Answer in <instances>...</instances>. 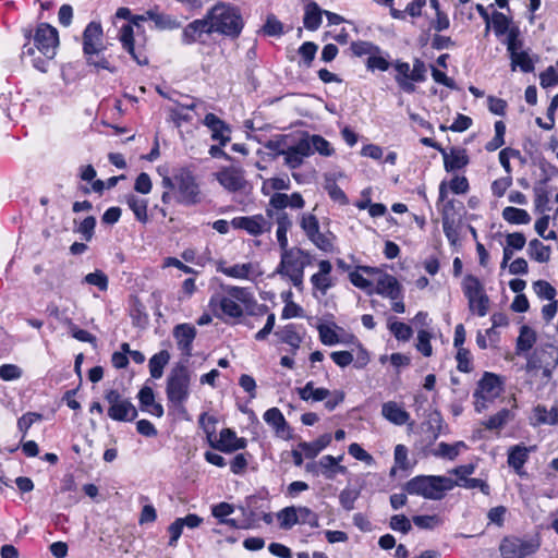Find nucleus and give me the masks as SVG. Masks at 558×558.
Returning <instances> with one entry per match:
<instances>
[{
	"label": "nucleus",
	"mask_w": 558,
	"mask_h": 558,
	"mask_svg": "<svg viewBox=\"0 0 558 558\" xmlns=\"http://www.w3.org/2000/svg\"><path fill=\"white\" fill-rule=\"evenodd\" d=\"M206 14L215 33L236 38L244 27L239 8L230 3L218 2Z\"/></svg>",
	"instance_id": "4"
},
{
	"label": "nucleus",
	"mask_w": 558,
	"mask_h": 558,
	"mask_svg": "<svg viewBox=\"0 0 558 558\" xmlns=\"http://www.w3.org/2000/svg\"><path fill=\"white\" fill-rule=\"evenodd\" d=\"M533 288L539 299L553 301L556 298V289L545 280L535 281Z\"/></svg>",
	"instance_id": "55"
},
{
	"label": "nucleus",
	"mask_w": 558,
	"mask_h": 558,
	"mask_svg": "<svg viewBox=\"0 0 558 558\" xmlns=\"http://www.w3.org/2000/svg\"><path fill=\"white\" fill-rule=\"evenodd\" d=\"M96 227V218L94 216L86 217L76 228L75 232L80 233L86 241H90L94 236Z\"/></svg>",
	"instance_id": "61"
},
{
	"label": "nucleus",
	"mask_w": 558,
	"mask_h": 558,
	"mask_svg": "<svg viewBox=\"0 0 558 558\" xmlns=\"http://www.w3.org/2000/svg\"><path fill=\"white\" fill-rule=\"evenodd\" d=\"M178 195L177 201L184 205H194L201 201L198 184L191 171L180 169L174 174Z\"/></svg>",
	"instance_id": "13"
},
{
	"label": "nucleus",
	"mask_w": 558,
	"mask_h": 558,
	"mask_svg": "<svg viewBox=\"0 0 558 558\" xmlns=\"http://www.w3.org/2000/svg\"><path fill=\"white\" fill-rule=\"evenodd\" d=\"M264 421L272 427L275 430V434L282 438V439H289L291 437V428L286 421L283 414L278 408H270L268 409L264 415Z\"/></svg>",
	"instance_id": "27"
},
{
	"label": "nucleus",
	"mask_w": 558,
	"mask_h": 558,
	"mask_svg": "<svg viewBox=\"0 0 558 558\" xmlns=\"http://www.w3.org/2000/svg\"><path fill=\"white\" fill-rule=\"evenodd\" d=\"M381 415L395 425H404L410 420V414L397 402L388 401L381 407Z\"/></svg>",
	"instance_id": "32"
},
{
	"label": "nucleus",
	"mask_w": 558,
	"mask_h": 558,
	"mask_svg": "<svg viewBox=\"0 0 558 558\" xmlns=\"http://www.w3.org/2000/svg\"><path fill=\"white\" fill-rule=\"evenodd\" d=\"M511 417L512 415L510 410L501 409L496 414L484 421L483 425L489 430L500 429L511 420Z\"/></svg>",
	"instance_id": "47"
},
{
	"label": "nucleus",
	"mask_w": 558,
	"mask_h": 558,
	"mask_svg": "<svg viewBox=\"0 0 558 558\" xmlns=\"http://www.w3.org/2000/svg\"><path fill=\"white\" fill-rule=\"evenodd\" d=\"M530 451L531 449L523 445L512 446L508 451V464L520 476L526 475V472L524 471V464L529 459Z\"/></svg>",
	"instance_id": "30"
},
{
	"label": "nucleus",
	"mask_w": 558,
	"mask_h": 558,
	"mask_svg": "<svg viewBox=\"0 0 558 558\" xmlns=\"http://www.w3.org/2000/svg\"><path fill=\"white\" fill-rule=\"evenodd\" d=\"M223 291V295H213L209 300L215 316L225 322L241 318L244 313L242 305L252 304L253 294L248 289L235 286H227Z\"/></svg>",
	"instance_id": "2"
},
{
	"label": "nucleus",
	"mask_w": 558,
	"mask_h": 558,
	"mask_svg": "<svg viewBox=\"0 0 558 558\" xmlns=\"http://www.w3.org/2000/svg\"><path fill=\"white\" fill-rule=\"evenodd\" d=\"M389 527L396 532L408 534L412 529V524L404 514H395L390 518Z\"/></svg>",
	"instance_id": "62"
},
{
	"label": "nucleus",
	"mask_w": 558,
	"mask_h": 558,
	"mask_svg": "<svg viewBox=\"0 0 558 558\" xmlns=\"http://www.w3.org/2000/svg\"><path fill=\"white\" fill-rule=\"evenodd\" d=\"M456 487L454 480L442 475H417L404 485L410 495L422 496L430 500H440L447 492Z\"/></svg>",
	"instance_id": "5"
},
{
	"label": "nucleus",
	"mask_w": 558,
	"mask_h": 558,
	"mask_svg": "<svg viewBox=\"0 0 558 558\" xmlns=\"http://www.w3.org/2000/svg\"><path fill=\"white\" fill-rule=\"evenodd\" d=\"M558 425V409L553 407L550 410H547L545 405L537 404L533 409V414L531 417V425L539 426V425Z\"/></svg>",
	"instance_id": "33"
},
{
	"label": "nucleus",
	"mask_w": 558,
	"mask_h": 558,
	"mask_svg": "<svg viewBox=\"0 0 558 558\" xmlns=\"http://www.w3.org/2000/svg\"><path fill=\"white\" fill-rule=\"evenodd\" d=\"M502 218L512 225H526L531 221V217L525 209L511 206L504 208Z\"/></svg>",
	"instance_id": "45"
},
{
	"label": "nucleus",
	"mask_w": 558,
	"mask_h": 558,
	"mask_svg": "<svg viewBox=\"0 0 558 558\" xmlns=\"http://www.w3.org/2000/svg\"><path fill=\"white\" fill-rule=\"evenodd\" d=\"M266 217L272 219L277 226L276 238L278 245L289 244L288 232L293 226L292 217L287 211L265 210Z\"/></svg>",
	"instance_id": "25"
},
{
	"label": "nucleus",
	"mask_w": 558,
	"mask_h": 558,
	"mask_svg": "<svg viewBox=\"0 0 558 558\" xmlns=\"http://www.w3.org/2000/svg\"><path fill=\"white\" fill-rule=\"evenodd\" d=\"M27 40L22 48V58H31L32 65L41 73H47L50 61L56 57L59 47V33L48 23H39L33 31L23 28Z\"/></svg>",
	"instance_id": "1"
},
{
	"label": "nucleus",
	"mask_w": 558,
	"mask_h": 558,
	"mask_svg": "<svg viewBox=\"0 0 558 558\" xmlns=\"http://www.w3.org/2000/svg\"><path fill=\"white\" fill-rule=\"evenodd\" d=\"M191 376L186 366L177 365L167 378L166 395L168 401H186L190 396Z\"/></svg>",
	"instance_id": "11"
},
{
	"label": "nucleus",
	"mask_w": 558,
	"mask_h": 558,
	"mask_svg": "<svg viewBox=\"0 0 558 558\" xmlns=\"http://www.w3.org/2000/svg\"><path fill=\"white\" fill-rule=\"evenodd\" d=\"M203 123L210 130L211 138L217 141L221 146H225L230 141V128L216 114L207 113Z\"/></svg>",
	"instance_id": "26"
},
{
	"label": "nucleus",
	"mask_w": 558,
	"mask_h": 558,
	"mask_svg": "<svg viewBox=\"0 0 558 558\" xmlns=\"http://www.w3.org/2000/svg\"><path fill=\"white\" fill-rule=\"evenodd\" d=\"M304 206L305 201L301 193L294 192L292 194H286L277 192L270 196L266 210L286 211V208L303 209Z\"/></svg>",
	"instance_id": "20"
},
{
	"label": "nucleus",
	"mask_w": 558,
	"mask_h": 558,
	"mask_svg": "<svg viewBox=\"0 0 558 558\" xmlns=\"http://www.w3.org/2000/svg\"><path fill=\"white\" fill-rule=\"evenodd\" d=\"M62 324L69 328L72 337L82 342H93L95 341V336L88 332L85 329L78 328L71 318L62 319Z\"/></svg>",
	"instance_id": "53"
},
{
	"label": "nucleus",
	"mask_w": 558,
	"mask_h": 558,
	"mask_svg": "<svg viewBox=\"0 0 558 558\" xmlns=\"http://www.w3.org/2000/svg\"><path fill=\"white\" fill-rule=\"evenodd\" d=\"M218 182L229 192H238L245 187L244 171L240 168L228 167L216 173Z\"/></svg>",
	"instance_id": "22"
},
{
	"label": "nucleus",
	"mask_w": 558,
	"mask_h": 558,
	"mask_svg": "<svg viewBox=\"0 0 558 558\" xmlns=\"http://www.w3.org/2000/svg\"><path fill=\"white\" fill-rule=\"evenodd\" d=\"M178 349L186 356L192 355L193 341L196 338L197 330L192 324L182 323L174 326L172 330Z\"/></svg>",
	"instance_id": "21"
},
{
	"label": "nucleus",
	"mask_w": 558,
	"mask_h": 558,
	"mask_svg": "<svg viewBox=\"0 0 558 558\" xmlns=\"http://www.w3.org/2000/svg\"><path fill=\"white\" fill-rule=\"evenodd\" d=\"M170 360V354L168 351L162 350L157 354L153 355L149 360V373L153 378H160L163 374V368L168 364Z\"/></svg>",
	"instance_id": "42"
},
{
	"label": "nucleus",
	"mask_w": 558,
	"mask_h": 558,
	"mask_svg": "<svg viewBox=\"0 0 558 558\" xmlns=\"http://www.w3.org/2000/svg\"><path fill=\"white\" fill-rule=\"evenodd\" d=\"M235 439V433L231 430L230 428H223L220 432L219 440L217 444H211V446L222 452L230 453L228 448L232 447V444Z\"/></svg>",
	"instance_id": "57"
},
{
	"label": "nucleus",
	"mask_w": 558,
	"mask_h": 558,
	"mask_svg": "<svg viewBox=\"0 0 558 558\" xmlns=\"http://www.w3.org/2000/svg\"><path fill=\"white\" fill-rule=\"evenodd\" d=\"M323 11L319 9L317 3L311 2L305 7V13L303 17L304 27L308 31H316L322 24Z\"/></svg>",
	"instance_id": "39"
},
{
	"label": "nucleus",
	"mask_w": 558,
	"mask_h": 558,
	"mask_svg": "<svg viewBox=\"0 0 558 558\" xmlns=\"http://www.w3.org/2000/svg\"><path fill=\"white\" fill-rule=\"evenodd\" d=\"M391 63L388 61V53L386 56L381 52H374L367 58L366 68L369 71H381L385 72L390 68Z\"/></svg>",
	"instance_id": "50"
},
{
	"label": "nucleus",
	"mask_w": 558,
	"mask_h": 558,
	"mask_svg": "<svg viewBox=\"0 0 558 558\" xmlns=\"http://www.w3.org/2000/svg\"><path fill=\"white\" fill-rule=\"evenodd\" d=\"M124 201H125L126 205L129 206V208L133 211L137 221H140L142 223H146L148 221V214H147L148 201L147 199L130 193L124 196Z\"/></svg>",
	"instance_id": "34"
},
{
	"label": "nucleus",
	"mask_w": 558,
	"mask_h": 558,
	"mask_svg": "<svg viewBox=\"0 0 558 558\" xmlns=\"http://www.w3.org/2000/svg\"><path fill=\"white\" fill-rule=\"evenodd\" d=\"M541 86L543 88L554 87L558 85V71L553 66H548L539 74Z\"/></svg>",
	"instance_id": "64"
},
{
	"label": "nucleus",
	"mask_w": 558,
	"mask_h": 558,
	"mask_svg": "<svg viewBox=\"0 0 558 558\" xmlns=\"http://www.w3.org/2000/svg\"><path fill=\"white\" fill-rule=\"evenodd\" d=\"M299 508L294 506L286 507L277 513L279 525L283 530H290L299 524Z\"/></svg>",
	"instance_id": "43"
},
{
	"label": "nucleus",
	"mask_w": 558,
	"mask_h": 558,
	"mask_svg": "<svg viewBox=\"0 0 558 558\" xmlns=\"http://www.w3.org/2000/svg\"><path fill=\"white\" fill-rule=\"evenodd\" d=\"M529 255L538 263H546L550 257V247L544 245L539 240L533 239L529 243Z\"/></svg>",
	"instance_id": "46"
},
{
	"label": "nucleus",
	"mask_w": 558,
	"mask_h": 558,
	"mask_svg": "<svg viewBox=\"0 0 558 558\" xmlns=\"http://www.w3.org/2000/svg\"><path fill=\"white\" fill-rule=\"evenodd\" d=\"M299 397L303 401L318 402L326 400L330 391L326 388H315L313 381H307L304 387L296 389Z\"/></svg>",
	"instance_id": "36"
},
{
	"label": "nucleus",
	"mask_w": 558,
	"mask_h": 558,
	"mask_svg": "<svg viewBox=\"0 0 558 558\" xmlns=\"http://www.w3.org/2000/svg\"><path fill=\"white\" fill-rule=\"evenodd\" d=\"M277 335L281 342L289 344L293 349H298L302 341L294 325H287L282 330L277 332Z\"/></svg>",
	"instance_id": "52"
},
{
	"label": "nucleus",
	"mask_w": 558,
	"mask_h": 558,
	"mask_svg": "<svg viewBox=\"0 0 558 558\" xmlns=\"http://www.w3.org/2000/svg\"><path fill=\"white\" fill-rule=\"evenodd\" d=\"M350 49L356 57L368 56L371 57L374 52H381V49L369 41L357 40L351 43Z\"/></svg>",
	"instance_id": "51"
},
{
	"label": "nucleus",
	"mask_w": 558,
	"mask_h": 558,
	"mask_svg": "<svg viewBox=\"0 0 558 558\" xmlns=\"http://www.w3.org/2000/svg\"><path fill=\"white\" fill-rule=\"evenodd\" d=\"M310 156H312V150L303 135L294 145H288L284 163L290 169H298L303 165L304 159Z\"/></svg>",
	"instance_id": "23"
},
{
	"label": "nucleus",
	"mask_w": 558,
	"mask_h": 558,
	"mask_svg": "<svg viewBox=\"0 0 558 558\" xmlns=\"http://www.w3.org/2000/svg\"><path fill=\"white\" fill-rule=\"evenodd\" d=\"M536 342V333L529 326H522L520 329V335L517 339L515 351L517 354H521L531 350Z\"/></svg>",
	"instance_id": "41"
},
{
	"label": "nucleus",
	"mask_w": 558,
	"mask_h": 558,
	"mask_svg": "<svg viewBox=\"0 0 558 558\" xmlns=\"http://www.w3.org/2000/svg\"><path fill=\"white\" fill-rule=\"evenodd\" d=\"M412 521L417 527L423 530H434L442 523L441 519L437 514L415 515Z\"/></svg>",
	"instance_id": "59"
},
{
	"label": "nucleus",
	"mask_w": 558,
	"mask_h": 558,
	"mask_svg": "<svg viewBox=\"0 0 558 558\" xmlns=\"http://www.w3.org/2000/svg\"><path fill=\"white\" fill-rule=\"evenodd\" d=\"M306 142L308 143L310 149L312 150V155L314 153L319 154L324 157H330L335 154V149L331 144L318 134H304Z\"/></svg>",
	"instance_id": "37"
},
{
	"label": "nucleus",
	"mask_w": 558,
	"mask_h": 558,
	"mask_svg": "<svg viewBox=\"0 0 558 558\" xmlns=\"http://www.w3.org/2000/svg\"><path fill=\"white\" fill-rule=\"evenodd\" d=\"M360 496V492L356 489L351 488H344L341 490L339 495V502L341 507L347 510L351 511L354 509L355 501L357 500Z\"/></svg>",
	"instance_id": "60"
},
{
	"label": "nucleus",
	"mask_w": 558,
	"mask_h": 558,
	"mask_svg": "<svg viewBox=\"0 0 558 558\" xmlns=\"http://www.w3.org/2000/svg\"><path fill=\"white\" fill-rule=\"evenodd\" d=\"M457 368L462 373H470L473 371L472 354L465 348L458 349L457 355Z\"/></svg>",
	"instance_id": "58"
},
{
	"label": "nucleus",
	"mask_w": 558,
	"mask_h": 558,
	"mask_svg": "<svg viewBox=\"0 0 558 558\" xmlns=\"http://www.w3.org/2000/svg\"><path fill=\"white\" fill-rule=\"evenodd\" d=\"M331 439H332V437L330 434H324L312 442H306V441L300 442L299 449L302 450L305 458L313 459L320 451H323L326 447H328L330 445Z\"/></svg>",
	"instance_id": "35"
},
{
	"label": "nucleus",
	"mask_w": 558,
	"mask_h": 558,
	"mask_svg": "<svg viewBox=\"0 0 558 558\" xmlns=\"http://www.w3.org/2000/svg\"><path fill=\"white\" fill-rule=\"evenodd\" d=\"M504 390L505 377L492 372H484L473 392L475 412L486 411L501 396Z\"/></svg>",
	"instance_id": "6"
},
{
	"label": "nucleus",
	"mask_w": 558,
	"mask_h": 558,
	"mask_svg": "<svg viewBox=\"0 0 558 558\" xmlns=\"http://www.w3.org/2000/svg\"><path fill=\"white\" fill-rule=\"evenodd\" d=\"M290 185L291 182L288 177L267 179L263 182L262 193L268 195L270 191H286L290 189Z\"/></svg>",
	"instance_id": "49"
},
{
	"label": "nucleus",
	"mask_w": 558,
	"mask_h": 558,
	"mask_svg": "<svg viewBox=\"0 0 558 558\" xmlns=\"http://www.w3.org/2000/svg\"><path fill=\"white\" fill-rule=\"evenodd\" d=\"M538 545L533 541L518 537H506L500 544L501 555H510L513 558H524L536 551Z\"/></svg>",
	"instance_id": "16"
},
{
	"label": "nucleus",
	"mask_w": 558,
	"mask_h": 558,
	"mask_svg": "<svg viewBox=\"0 0 558 558\" xmlns=\"http://www.w3.org/2000/svg\"><path fill=\"white\" fill-rule=\"evenodd\" d=\"M495 35L500 37L511 29V19L501 12L495 11L490 19Z\"/></svg>",
	"instance_id": "48"
},
{
	"label": "nucleus",
	"mask_w": 558,
	"mask_h": 558,
	"mask_svg": "<svg viewBox=\"0 0 558 558\" xmlns=\"http://www.w3.org/2000/svg\"><path fill=\"white\" fill-rule=\"evenodd\" d=\"M318 333L320 341L326 345H335L340 342L338 333L331 326L319 325Z\"/></svg>",
	"instance_id": "63"
},
{
	"label": "nucleus",
	"mask_w": 558,
	"mask_h": 558,
	"mask_svg": "<svg viewBox=\"0 0 558 558\" xmlns=\"http://www.w3.org/2000/svg\"><path fill=\"white\" fill-rule=\"evenodd\" d=\"M363 274L377 275L379 274V269L371 266H360L355 271L349 275L350 281L354 287L364 290L367 294H373L375 287Z\"/></svg>",
	"instance_id": "31"
},
{
	"label": "nucleus",
	"mask_w": 558,
	"mask_h": 558,
	"mask_svg": "<svg viewBox=\"0 0 558 558\" xmlns=\"http://www.w3.org/2000/svg\"><path fill=\"white\" fill-rule=\"evenodd\" d=\"M378 278L373 293L381 295L391 301V310L395 313L402 314L405 312L404 289L398 279L387 272L379 270Z\"/></svg>",
	"instance_id": "9"
},
{
	"label": "nucleus",
	"mask_w": 558,
	"mask_h": 558,
	"mask_svg": "<svg viewBox=\"0 0 558 558\" xmlns=\"http://www.w3.org/2000/svg\"><path fill=\"white\" fill-rule=\"evenodd\" d=\"M299 225L307 240L324 253L336 251V235L328 231L322 232L318 218L313 213H302L299 216Z\"/></svg>",
	"instance_id": "8"
},
{
	"label": "nucleus",
	"mask_w": 558,
	"mask_h": 558,
	"mask_svg": "<svg viewBox=\"0 0 558 558\" xmlns=\"http://www.w3.org/2000/svg\"><path fill=\"white\" fill-rule=\"evenodd\" d=\"M41 418L43 415L39 413L27 412L17 420V428L22 433V439L26 437V434L32 425Z\"/></svg>",
	"instance_id": "56"
},
{
	"label": "nucleus",
	"mask_w": 558,
	"mask_h": 558,
	"mask_svg": "<svg viewBox=\"0 0 558 558\" xmlns=\"http://www.w3.org/2000/svg\"><path fill=\"white\" fill-rule=\"evenodd\" d=\"M288 135H276L264 143V147L275 153V155L286 156L288 148L287 140Z\"/></svg>",
	"instance_id": "54"
},
{
	"label": "nucleus",
	"mask_w": 558,
	"mask_h": 558,
	"mask_svg": "<svg viewBox=\"0 0 558 558\" xmlns=\"http://www.w3.org/2000/svg\"><path fill=\"white\" fill-rule=\"evenodd\" d=\"M105 49L102 26L98 22H90L83 32V52L87 62H94V57Z\"/></svg>",
	"instance_id": "14"
},
{
	"label": "nucleus",
	"mask_w": 558,
	"mask_h": 558,
	"mask_svg": "<svg viewBox=\"0 0 558 558\" xmlns=\"http://www.w3.org/2000/svg\"><path fill=\"white\" fill-rule=\"evenodd\" d=\"M391 66L396 71V84L407 94H413L416 90L415 84L427 80V65L420 58H414L412 66L401 59L395 60Z\"/></svg>",
	"instance_id": "7"
},
{
	"label": "nucleus",
	"mask_w": 558,
	"mask_h": 558,
	"mask_svg": "<svg viewBox=\"0 0 558 558\" xmlns=\"http://www.w3.org/2000/svg\"><path fill=\"white\" fill-rule=\"evenodd\" d=\"M147 16L155 23V26L158 29H177L180 27V22L175 17L166 13H161L158 10H148Z\"/></svg>",
	"instance_id": "38"
},
{
	"label": "nucleus",
	"mask_w": 558,
	"mask_h": 558,
	"mask_svg": "<svg viewBox=\"0 0 558 558\" xmlns=\"http://www.w3.org/2000/svg\"><path fill=\"white\" fill-rule=\"evenodd\" d=\"M119 40L122 47L131 54V57L140 65L148 64V57L142 47H135L134 32L131 24H125L120 28Z\"/></svg>",
	"instance_id": "19"
},
{
	"label": "nucleus",
	"mask_w": 558,
	"mask_h": 558,
	"mask_svg": "<svg viewBox=\"0 0 558 558\" xmlns=\"http://www.w3.org/2000/svg\"><path fill=\"white\" fill-rule=\"evenodd\" d=\"M231 226L234 229L244 230L252 236H259L264 233H269L272 228V223L262 214L234 217L231 220Z\"/></svg>",
	"instance_id": "15"
},
{
	"label": "nucleus",
	"mask_w": 558,
	"mask_h": 558,
	"mask_svg": "<svg viewBox=\"0 0 558 558\" xmlns=\"http://www.w3.org/2000/svg\"><path fill=\"white\" fill-rule=\"evenodd\" d=\"M444 158V167L447 172H453L463 169L469 163V156L463 148L452 147L449 151L440 149Z\"/></svg>",
	"instance_id": "28"
},
{
	"label": "nucleus",
	"mask_w": 558,
	"mask_h": 558,
	"mask_svg": "<svg viewBox=\"0 0 558 558\" xmlns=\"http://www.w3.org/2000/svg\"><path fill=\"white\" fill-rule=\"evenodd\" d=\"M215 33L211 24L207 17V14L203 19L194 20L189 23L182 31L181 41L184 45H192L195 43H204V34Z\"/></svg>",
	"instance_id": "17"
},
{
	"label": "nucleus",
	"mask_w": 558,
	"mask_h": 558,
	"mask_svg": "<svg viewBox=\"0 0 558 558\" xmlns=\"http://www.w3.org/2000/svg\"><path fill=\"white\" fill-rule=\"evenodd\" d=\"M105 400L108 402V416L117 422H133L137 417V410L134 404L124 398L117 389H109L105 392Z\"/></svg>",
	"instance_id": "12"
},
{
	"label": "nucleus",
	"mask_w": 558,
	"mask_h": 558,
	"mask_svg": "<svg viewBox=\"0 0 558 558\" xmlns=\"http://www.w3.org/2000/svg\"><path fill=\"white\" fill-rule=\"evenodd\" d=\"M342 459L343 454L337 458L330 454L323 456L319 459L320 475L326 480L332 481L338 474L347 473V468L339 464Z\"/></svg>",
	"instance_id": "29"
},
{
	"label": "nucleus",
	"mask_w": 558,
	"mask_h": 558,
	"mask_svg": "<svg viewBox=\"0 0 558 558\" xmlns=\"http://www.w3.org/2000/svg\"><path fill=\"white\" fill-rule=\"evenodd\" d=\"M511 60V70L515 71L519 68L524 73L534 71V60L530 57L527 51L511 52L509 53Z\"/></svg>",
	"instance_id": "40"
},
{
	"label": "nucleus",
	"mask_w": 558,
	"mask_h": 558,
	"mask_svg": "<svg viewBox=\"0 0 558 558\" xmlns=\"http://www.w3.org/2000/svg\"><path fill=\"white\" fill-rule=\"evenodd\" d=\"M388 329L397 340L403 342L409 341L413 335V330L409 325L396 320L395 317L388 318Z\"/></svg>",
	"instance_id": "44"
},
{
	"label": "nucleus",
	"mask_w": 558,
	"mask_h": 558,
	"mask_svg": "<svg viewBox=\"0 0 558 558\" xmlns=\"http://www.w3.org/2000/svg\"><path fill=\"white\" fill-rule=\"evenodd\" d=\"M318 270L310 278L314 291H318L320 295H326L328 290L335 286V279L331 276L332 265L327 259L317 263Z\"/></svg>",
	"instance_id": "18"
},
{
	"label": "nucleus",
	"mask_w": 558,
	"mask_h": 558,
	"mask_svg": "<svg viewBox=\"0 0 558 558\" xmlns=\"http://www.w3.org/2000/svg\"><path fill=\"white\" fill-rule=\"evenodd\" d=\"M217 271L234 279H252L260 275L258 265L254 263L227 266L226 263L221 262L217 266Z\"/></svg>",
	"instance_id": "24"
},
{
	"label": "nucleus",
	"mask_w": 558,
	"mask_h": 558,
	"mask_svg": "<svg viewBox=\"0 0 558 558\" xmlns=\"http://www.w3.org/2000/svg\"><path fill=\"white\" fill-rule=\"evenodd\" d=\"M462 290L468 299L470 311L480 317L486 316L489 310V298L480 279L473 275L465 276L462 281Z\"/></svg>",
	"instance_id": "10"
},
{
	"label": "nucleus",
	"mask_w": 558,
	"mask_h": 558,
	"mask_svg": "<svg viewBox=\"0 0 558 558\" xmlns=\"http://www.w3.org/2000/svg\"><path fill=\"white\" fill-rule=\"evenodd\" d=\"M280 262L275 270L276 275L287 278L296 289H303L304 270L312 265L313 255L311 252L289 244L279 245Z\"/></svg>",
	"instance_id": "3"
}]
</instances>
